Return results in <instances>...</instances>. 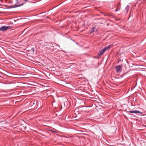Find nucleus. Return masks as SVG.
Listing matches in <instances>:
<instances>
[{"label": "nucleus", "instance_id": "obj_3", "mask_svg": "<svg viewBox=\"0 0 146 146\" xmlns=\"http://www.w3.org/2000/svg\"><path fill=\"white\" fill-rule=\"evenodd\" d=\"M115 68L116 72L118 73L121 72L122 68L121 66L117 65L115 66Z\"/></svg>", "mask_w": 146, "mask_h": 146}, {"label": "nucleus", "instance_id": "obj_11", "mask_svg": "<svg viewBox=\"0 0 146 146\" xmlns=\"http://www.w3.org/2000/svg\"><path fill=\"white\" fill-rule=\"evenodd\" d=\"M40 103V102H38V101L37 102V103H36V105H37V107L38 106Z\"/></svg>", "mask_w": 146, "mask_h": 146}, {"label": "nucleus", "instance_id": "obj_4", "mask_svg": "<svg viewBox=\"0 0 146 146\" xmlns=\"http://www.w3.org/2000/svg\"><path fill=\"white\" fill-rule=\"evenodd\" d=\"M11 28L9 26H2L0 28V31H6L8 29H9Z\"/></svg>", "mask_w": 146, "mask_h": 146}, {"label": "nucleus", "instance_id": "obj_10", "mask_svg": "<svg viewBox=\"0 0 146 146\" xmlns=\"http://www.w3.org/2000/svg\"><path fill=\"white\" fill-rule=\"evenodd\" d=\"M75 112H76L75 111ZM76 115L77 114H76V112H75V113L73 115V116L75 118L76 117V116H77Z\"/></svg>", "mask_w": 146, "mask_h": 146}, {"label": "nucleus", "instance_id": "obj_8", "mask_svg": "<svg viewBox=\"0 0 146 146\" xmlns=\"http://www.w3.org/2000/svg\"><path fill=\"white\" fill-rule=\"evenodd\" d=\"M21 5H16V4H15V6H12L11 7V8H14L18 7L21 6Z\"/></svg>", "mask_w": 146, "mask_h": 146}, {"label": "nucleus", "instance_id": "obj_6", "mask_svg": "<svg viewBox=\"0 0 146 146\" xmlns=\"http://www.w3.org/2000/svg\"><path fill=\"white\" fill-rule=\"evenodd\" d=\"M5 119L2 117H0V123L2 122H5Z\"/></svg>", "mask_w": 146, "mask_h": 146}, {"label": "nucleus", "instance_id": "obj_7", "mask_svg": "<svg viewBox=\"0 0 146 146\" xmlns=\"http://www.w3.org/2000/svg\"><path fill=\"white\" fill-rule=\"evenodd\" d=\"M95 30L96 28L95 27H92L91 29V33H92L94 32L95 31Z\"/></svg>", "mask_w": 146, "mask_h": 146}, {"label": "nucleus", "instance_id": "obj_14", "mask_svg": "<svg viewBox=\"0 0 146 146\" xmlns=\"http://www.w3.org/2000/svg\"><path fill=\"white\" fill-rule=\"evenodd\" d=\"M16 0L17 1V3H18V1L17 0Z\"/></svg>", "mask_w": 146, "mask_h": 146}, {"label": "nucleus", "instance_id": "obj_1", "mask_svg": "<svg viewBox=\"0 0 146 146\" xmlns=\"http://www.w3.org/2000/svg\"><path fill=\"white\" fill-rule=\"evenodd\" d=\"M113 45L111 44L101 50L98 54V56H100L101 55H102L106 51L109 50L111 47Z\"/></svg>", "mask_w": 146, "mask_h": 146}, {"label": "nucleus", "instance_id": "obj_5", "mask_svg": "<svg viewBox=\"0 0 146 146\" xmlns=\"http://www.w3.org/2000/svg\"><path fill=\"white\" fill-rule=\"evenodd\" d=\"M129 112L131 113H140L142 114V112H140L138 110H133L131 111H129Z\"/></svg>", "mask_w": 146, "mask_h": 146}, {"label": "nucleus", "instance_id": "obj_12", "mask_svg": "<svg viewBox=\"0 0 146 146\" xmlns=\"http://www.w3.org/2000/svg\"><path fill=\"white\" fill-rule=\"evenodd\" d=\"M119 9V7H118V8H117V9L115 10V12H117Z\"/></svg>", "mask_w": 146, "mask_h": 146}, {"label": "nucleus", "instance_id": "obj_9", "mask_svg": "<svg viewBox=\"0 0 146 146\" xmlns=\"http://www.w3.org/2000/svg\"><path fill=\"white\" fill-rule=\"evenodd\" d=\"M129 6L128 5H127L126 7L125 8V10H126V11H127V12H128V9H129Z\"/></svg>", "mask_w": 146, "mask_h": 146}, {"label": "nucleus", "instance_id": "obj_2", "mask_svg": "<svg viewBox=\"0 0 146 146\" xmlns=\"http://www.w3.org/2000/svg\"><path fill=\"white\" fill-rule=\"evenodd\" d=\"M85 108L84 107H80L78 108H76L75 111L78 112L79 114H84L86 112Z\"/></svg>", "mask_w": 146, "mask_h": 146}, {"label": "nucleus", "instance_id": "obj_13", "mask_svg": "<svg viewBox=\"0 0 146 146\" xmlns=\"http://www.w3.org/2000/svg\"><path fill=\"white\" fill-rule=\"evenodd\" d=\"M32 50L33 51V52H34V48H31Z\"/></svg>", "mask_w": 146, "mask_h": 146}]
</instances>
